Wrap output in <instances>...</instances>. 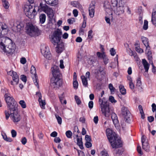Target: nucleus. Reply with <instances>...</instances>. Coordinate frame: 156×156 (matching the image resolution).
Segmentation results:
<instances>
[{
    "label": "nucleus",
    "mask_w": 156,
    "mask_h": 156,
    "mask_svg": "<svg viewBox=\"0 0 156 156\" xmlns=\"http://www.w3.org/2000/svg\"><path fill=\"white\" fill-rule=\"evenodd\" d=\"M59 98L61 103L66 104V101L64 100V94L63 93L61 96H59Z\"/></svg>",
    "instance_id": "obj_27"
},
{
    "label": "nucleus",
    "mask_w": 156,
    "mask_h": 156,
    "mask_svg": "<svg viewBox=\"0 0 156 156\" xmlns=\"http://www.w3.org/2000/svg\"><path fill=\"white\" fill-rule=\"evenodd\" d=\"M19 104L20 105L21 107L23 108L26 107V105L25 102L24 100H20L19 102Z\"/></svg>",
    "instance_id": "obj_35"
},
{
    "label": "nucleus",
    "mask_w": 156,
    "mask_h": 156,
    "mask_svg": "<svg viewBox=\"0 0 156 156\" xmlns=\"http://www.w3.org/2000/svg\"><path fill=\"white\" fill-rule=\"evenodd\" d=\"M156 14V4L155 5L153 9V12L152 14V16H155Z\"/></svg>",
    "instance_id": "obj_56"
},
{
    "label": "nucleus",
    "mask_w": 156,
    "mask_h": 156,
    "mask_svg": "<svg viewBox=\"0 0 156 156\" xmlns=\"http://www.w3.org/2000/svg\"><path fill=\"white\" fill-rule=\"evenodd\" d=\"M122 114L124 118L125 121L129 122L130 121V113L127 108L125 107H122L121 108Z\"/></svg>",
    "instance_id": "obj_9"
},
{
    "label": "nucleus",
    "mask_w": 156,
    "mask_h": 156,
    "mask_svg": "<svg viewBox=\"0 0 156 156\" xmlns=\"http://www.w3.org/2000/svg\"><path fill=\"white\" fill-rule=\"evenodd\" d=\"M41 52L45 58L47 59H51V55L48 47H43L41 48Z\"/></svg>",
    "instance_id": "obj_11"
},
{
    "label": "nucleus",
    "mask_w": 156,
    "mask_h": 156,
    "mask_svg": "<svg viewBox=\"0 0 156 156\" xmlns=\"http://www.w3.org/2000/svg\"><path fill=\"white\" fill-rule=\"evenodd\" d=\"M151 22L156 27V19L155 16H151Z\"/></svg>",
    "instance_id": "obj_44"
},
{
    "label": "nucleus",
    "mask_w": 156,
    "mask_h": 156,
    "mask_svg": "<svg viewBox=\"0 0 156 156\" xmlns=\"http://www.w3.org/2000/svg\"><path fill=\"white\" fill-rule=\"evenodd\" d=\"M46 15L44 14H41L39 16L40 22L41 23L43 24L44 23L46 20Z\"/></svg>",
    "instance_id": "obj_25"
},
{
    "label": "nucleus",
    "mask_w": 156,
    "mask_h": 156,
    "mask_svg": "<svg viewBox=\"0 0 156 156\" xmlns=\"http://www.w3.org/2000/svg\"><path fill=\"white\" fill-rule=\"evenodd\" d=\"M73 87L74 88L76 89L77 88L78 85V83L77 80H73Z\"/></svg>",
    "instance_id": "obj_42"
},
{
    "label": "nucleus",
    "mask_w": 156,
    "mask_h": 156,
    "mask_svg": "<svg viewBox=\"0 0 156 156\" xmlns=\"http://www.w3.org/2000/svg\"><path fill=\"white\" fill-rule=\"evenodd\" d=\"M53 77H60L61 74L60 73L59 69L58 67L54 66L51 69Z\"/></svg>",
    "instance_id": "obj_12"
},
{
    "label": "nucleus",
    "mask_w": 156,
    "mask_h": 156,
    "mask_svg": "<svg viewBox=\"0 0 156 156\" xmlns=\"http://www.w3.org/2000/svg\"><path fill=\"white\" fill-rule=\"evenodd\" d=\"M141 38L143 43L146 47V49L150 50V47L149 45V41L148 38L143 36H141Z\"/></svg>",
    "instance_id": "obj_17"
},
{
    "label": "nucleus",
    "mask_w": 156,
    "mask_h": 156,
    "mask_svg": "<svg viewBox=\"0 0 156 156\" xmlns=\"http://www.w3.org/2000/svg\"><path fill=\"white\" fill-rule=\"evenodd\" d=\"M78 153L79 156H85L83 152L81 151L78 150Z\"/></svg>",
    "instance_id": "obj_63"
},
{
    "label": "nucleus",
    "mask_w": 156,
    "mask_h": 156,
    "mask_svg": "<svg viewBox=\"0 0 156 156\" xmlns=\"http://www.w3.org/2000/svg\"><path fill=\"white\" fill-rule=\"evenodd\" d=\"M77 144L79 147L81 149H83V142H82V138H79L78 137H77Z\"/></svg>",
    "instance_id": "obj_24"
},
{
    "label": "nucleus",
    "mask_w": 156,
    "mask_h": 156,
    "mask_svg": "<svg viewBox=\"0 0 156 156\" xmlns=\"http://www.w3.org/2000/svg\"><path fill=\"white\" fill-rule=\"evenodd\" d=\"M94 5L93 4L90 5L89 8V15L91 18L93 17L94 16Z\"/></svg>",
    "instance_id": "obj_19"
},
{
    "label": "nucleus",
    "mask_w": 156,
    "mask_h": 156,
    "mask_svg": "<svg viewBox=\"0 0 156 156\" xmlns=\"http://www.w3.org/2000/svg\"><path fill=\"white\" fill-rule=\"evenodd\" d=\"M109 101L112 103H115L116 102V101L114 97L112 96L109 97Z\"/></svg>",
    "instance_id": "obj_47"
},
{
    "label": "nucleus",
    "mask_w": 156,
    "mask_h": 156,
    "mask_svg": "<svg viewBox=\"0 0 156 156\" xmlns=\"http://www.w3.org/2000/svg\"><path fill=\"white\" fill-rule=\"evenodd\" d=\"M107 136L113 148H117L122 147V142L117 135L112 130L108 129L106 130Z\"/></svg>",
    "instance_id": "obj_1"
},
{
    "label": "nucleus",
    "mask_w": 156,
    "mask_h": 156,
    "mask_svg": "<svg viewBox=\"0 0 156 156\" xmlns=\"http://www.w3.org/2000/svg\"><path fill=\"white\" fill-rule=\"evenodd\" d=\"M13 113H12V114L11 113L10 114L9 111L5 110V113L6 119H8L10 116V118L14 122H19L21 118L20 115L18 114L17 111L13 112Z\"/></svg>",
    "instance_id": "obj_5"
},
{
    "label": "nucleus",
    "mask_w": 156,
    "mask_h": 156,
    "mask_svg": "<svg viewBox=\"0 0 156 156\" xmlns=\"http://www.w3.org/2000/svg\"><path fill=\"white\" fill-rule=\"evenodd\" d=\"M63 61L62 60H61L60 61V67L61 69H63L64 68L63 65Z\"/></svg>",
    "instance_id": "obj_59"
},
{
    "label": "nucleus",
    "mask_w": 156,
    "mask_h": 156,
    "mask_svg": "<svg viewBox=\"0 0 156 156\" xmlns=\"http://www.w3.org/2000/svg\"><path fill=\"white\" fill-rule=\"evenodd\" d=\"M7 73L12 77L13 81L10 82L12 86L17 85L19 80V77L17 73L13 71H11L8 72Z\"/></svg>",
    "instance_id": "obj_8"
},
{
    "label": "nucleus",
    "mask_w": 156,
    "mask_h": 156,
    "mask_svg": "<svg viewBox=\"0 0 156 156\" xmlns=\"http://www.w3.org/2000/svg\"><path fill=\"white\" fill-rule=\"evenodd\" d=\"M92 144L90 142V141L86 142L85 146L87 148L90 147H92Z\"/></svg>",
    "instance_id": "obj_50"
},
{
    "label": "nucleus",
    "mask_w": 156,
    "mask_h": 156,
    "mask_svg": "<svg viewBox=\"0 0 156 156\" xmlns=\"http://www.w3.org/2000/svg\"><path fill=\"white\" fill-rule=\"evenodd\" d=\"M61 141V139L59 137H55L54 140V141L56 143H59Z\"/></svg>",
    "instance_id": "obj_57"
},
{
    "label": "nucleus",
    "mask_w": 156,
    "mask_h": 156,
    "mask_svg": "<svg viewBox=\"0 0 156 156\" xmlns=\"http://www.w3.org/2000/svg\"><path fill=\"white\" fill-rule=\"evenodd\" d=\"M150 50H146L145 51L147 53V56L148 58V60L150 61H152V57L151 56V51H150Z\"/></svg>",
    "instance_id": "obj_33"
},
{
    "label": "nucleus",
    "mask_w": 156,
    "mask_h": 156,
    "mask_svg": "<svg viewBox=\"0 0 156 156\" xmlns=\"http://www.w3.org/2000/svg\"><path fill=\"white\" fill-rule=\"evenodd\" d=\"M2 135L4 140L9 142H11L12 141V139L10 138L7 137V136L5 134H2Z\"/></svg>",
    "instance_id": "obj_34"
},
{
    "label": "nucleus",
    "mask_w": 156,
    "mask_h": 156,
    "mask_svg": "<svg viewBox=\"0 0 156 156\" xmlns=\"http://www.w3.org/2000/svg\"><path fill=\"white\" fill-rule=\"evenodd\" d=\"M81 77L83 85L87 87L88 84L87 78L84 76H82Z\"/></svg>",
    "instance_id": "obj_28"
},
{
    "label": "nucleus",
    "mask_w": 156,
    "mask_h": 156,
    "mask_svg": "<svg viewBox=\"0 0 156 156\" xmlns=\"http://www.w3.org/2000/svg\"><path fill=\"white\" fill-rule=\"evenodd\" d=\"M55 117L57 120L58 123L59 124H61L62 123V119L58 115H55Z\"/></svg>",
    "instance_id": "obj_41"
},
{
    "label": "nucleus",
    "mask_w": 156,
    "mask_h": 156,
    "mask_svg": "<svg viewBox=\"0 0 156 156\" xmlns=\"http://www.w3.org/2000/svg\"><path fill=\"white\" fill-rule=\"evenodd\" d=\"M11 133L12 137H15L16 136V132L15 130L14 129L12 130L11 132Z\"/></svg>",
    "instance_id": "obj_54"
},
{
    "label": "nucleus",
    "mask_w": 156,
    "mask_h": 156,
    "mask_svg": "<svg viewBox=\"0 0 156 156\" xmlns=\"http://www.w3.org/2000/svg\"><path fill=\"white\" fill-rule=\"evenodd\" d=\"M66 134L67 138H72V133L70 130H68L66 133Z\"/></svg>",
    "instance_id": "obj_36"
},
{
    "label": "nucleus",
    "mask_w": 156,
    "mask_h": 156,
    "mask_svg": "<svg viewBox=\"0 0 156 156\" xmlns=\"http://www.w3.org/2000/svg\"><path fill=\"white\" fill-rule=\"evenodd\" d=\"M142 63L145 69V72H147L149 68L150 65L145 59H142Z\"/></svg>",
    "instance_id": "obj_22"
},
{
    "label": "nucleus",
    "mask_w": 156,
    "mask_h": 156,
    "mask_svg": "<svg viewBox=\"0 0 156 156\" xmlns=\"http://www.w3.org/2000/svg\"><path fill=\"white\" fill-rule=\"evenodd\" d=\"M62 34L61 30L58 29L55 31L51 36V41L54 45L57 44L56 51L58 53L61 52L64 50V47L63 43L58 44L61 39V35Z\"/></svg>",
    "instance_id": "obj_3"
},
{
    "label": "nucleus",
    "mask_w": 156,
    "mask_h": 156,
    "mask_svg": "<svg viewBox=\"0 0 156 156\" xmlns=\"http://www.w3.org/2000/svg\"><path fill=\"white\" fill-rule=\"evenodd\" d=\"M120 91L122 94L125 95L126 94V90L124 88L123 86L120 85L119 86Z\"/></svg>",
    "instance_id": "obj_31"
},
{
    "label": "nucleus",
    "mask_w": 156,
    "mask_h": 156,
    "mask_svg": "<svg viewBox=\"0 0 156 156\" xmlns=\"http://www.w3.org/2000/svg\"><path fill=\"white\" fill-rule=\"evenodd\" d=\"M73 14L75 17H76L78 15V11L76 9H74L73 11Z\"/></svg>",
    "instance_id": "obj_62"
},
{
    "label": "nucleus",
    "mask_w": 156,
    "mask_h": 156,
    "mask_svg": "<svg viewBox=\"0 0 156 156\" xmlns=\"http://www.w3.org/2000/svg\"><path fill=\"white\" fill-rule=\"evenodd\" d=\"M44 12L47 14L49 18H52L54 16V14L53 12V10L49 7Z\"/></svg>",
    "instance_id": "obj_21"
},
{
    "label": "nucleus",
    "mask_w": 156,
    "mask_h": 156,
    "mask_svg": "<svg viewBox=\"0 0 156 156\" xmlns=\"http://www.w3.org/2000/svg\"><path fill=\"white\" fill-rule=\"evenodd\" d=\"M148 28V22L147 20H144L143 28L144 30H147Z\"/></svg>",
    "instance_id": "obj_39"
},
{
    "label": "nucleus",
    "mask_w": 156,
    "mask_h": 156,
    "mask_svg": "<svg viewBox=\"0 0 156 156\" xmlns=\"http://www.w3.org/2000/svg\"><path fill=\"white\" fill-rule=\"evenodd\" d=\"M97 55L98 57L100 59H102L106 55L105 54V52H97Z\"/></svg>",
    "instance_id": "obj_29"
},
{
    "label": "nucleus",
    "mask_w": 156,
    "mask_h": 156,
    "mask_svg": "<svg viewBox=\"0 0 156 156\" xmlns=\"http://www.w3.org/2000/svg\"><path fill=\"white\" fill-rule=\"evenodd\" d=\"M108 86L109 88L112 93L115 91V89L113 87L112 84H109Z\"/></svg>",
    "instance_id": "obj_37"
},
{
    "label": "nucleus",
    "mask_w": 156,
    "mask_h": 156,
    "mask_svg": "<svg viewBox=\"0 0 156 156\" xmlns=\"http://www.w3.org/2000/svg\"><path fill=\"white\" fill-rule=\"evenodd\" d=\"M79 129L77 126H75L74 128V131H73V134L75 135L76 137H78V133H79Z\"/></svg>",
    "instance_id": "obj_30"
},
{
    "label": "nucleus",
    "mask_w": 156,
    "mask_h": 156,
    "mask_svg": "<svg viewBox=\"0 0 156 156\" xmlns=\"http://www.w3.org/2000/svg\"><path fill=\"white\" fill-rule=\"evenodd\" d=\"M110 52L112 56H114L116 54L115 50L113 48H112L110 50Z\"/></svg>",
    "instance_id": "obj_45"
},
{
    "label": "nucleus",
    "mask_w": 156,
    "mask_h": 156,
    "mask_svg": "<svg viewBox=\"0 0 156 156\" xmlns=\"http://www.w3.org/2000/svg\"><path fill=\"white\" fill-rule=\"evenodd\" d=\"M151 106L152 112H154L156 110V105L154 103H153Z\"/></svg>",
    "instance_id": "obj_64"
},
{
    "label": "nucleus",
    "mask_w": 156,
    "mask_h": 156,
    "mask_svg": "<svg viewBox=\"0 0 156 156\" xmlns=\"http://www.w3.org/2000/svg\"><path fill=\"white\" fill-rule=\"evenodd\" d=\"M137 151L138 153L142 155L143 154V153L141 151V147L139 145H138L137 147Z\"/></svg>",
    "instance_id": "obj_52"
},
{
    "label": "nucleus",
    "mask_w": 156,
    "mask_h": 156,
    "mask_svg": "<svg viewBox=\"0 0 156 156\" xmlns=\"http://www.w3.org/2000/svg\"><path fill=\"white\" fill-rule=\"evenodd\" d=\"M99 73L101 75H104L105 74L104 68L101 66H99L97 69L95 70V73L98 75Z\"/></svg>",
    "instance_id": "obj_18"
},
{
    "label": "nucleus",
    "mask_w": 156,
    "mask_h": 156,
    "mask_svg": "<svg viewBox=\"0 0 156 156\" xmlns=\"http://www.w3.org/2000/svg\"><path fill=\"white\" fill-rule=\"evenodd\" d=\"M32 6L31 5H27L25 7L24 9V11L25 12V14L29 18L31 17L30 16L32 14V12L31 11L32 10Z\"/></svg>",
    "instance_id": "obj_16"
},
{
    "label": "nucleus",
    "mask_w": 156,
    "mask_h": 156,
    "mask_svg": "<svg viewBox=\"0 0 156 156\" xmlns=\"http://www.w3.org/2000/svg\"><path fill=\"white\" fill-rule=\"evenodd\" d=\"M75 99L77 105H79L81 104V102L78 96L77 95H75Z\"/></svg>",
    "instance_id": "obj_40"
},
{
    "label": "nucleus",
    "mask_w": 156,
    "mask_h": 156,
    "mask_svg": "<svg viewBox=\"0 0 156 156\" xmlns=\"http://www.w3.org/2000/svg\"><path fill=\"white\" fill-rule=\"evenodd\" d=\"M4 97L7 105L16 101L9 94H6Z\"/></svg>",
    "instance_id": "obj_15"
},
{
    "label": "nucleus",
    "mask_w": 156,
    "mask_h": 156,
    "mask_svg": "<svg viewBox=\"0 0 156 156\" xmlns=\"http://www.w3.org/2000/svg\"><path fill=\"white\" fill-rule=\"evenodd\" d=\"M1 28L2 30L7 29V27L5 24H0V28Z\"/></svg>",
    "instance_id": "obj_55"
},
{
    "label": "nucleus",
    "mask_w": 156,
    "mask_h": 156,
    "mask_svg": "<svg viewBox=\"0 0 156 156\" xmlns=\"http://www.w3.org/2000/svg\"><path fill=\"white\" fill-rule=\"evenodd\" d=\"M20 62L22 64H25L26 62V60L25 58H21L20 59Z\"/></svg>",
    "instance_id": "obj_60"
},
{
    "label": "nucleus",
    "mask_w": 156,
    "mask_h": 156,
    "mask_svg": "<svg viewBox=\"0 0 156 156\" xmlns=\"http://www.w3.org/2000/svg\"><path fill=\"white\" fill-rule=\"evenodd\" d=\"M94 103L92 101H90L88 103V107L90 109H92L93 107Z\"/></svg>",
    "instance_id": "obj_48"
},
{
    "label": "nucleus",
    "mask_w": 156,
    "mask_h": 156,
    "mask_svg": "<svg viewBox=\"0 0 156 156\" xmlns=\"http://www.w3.org/2000/svg\"><path fill=\"white\" fill-rule=\"evenodd\" d=\"M92 32L93 31L91 30L89 31L88 35V36L89 38L91 39L93 37V36L92 35Z\"/></svg>",
    "instance_id": "obj_58"
},
{
    "label": "nucleus",
    "mask_w": 156,
    "mask_h": 156,
    "mask_svg": "<svg viewBox=\"0 0 156 156\" xmlns=\"http://www.w3.org/2000/svg\"><path fill=\"white\" fill-rule=\"evenodd\" d=\"M2 41L0 43V47L2 51L8 53H12L14 51V43L7 37H3L2 38Z\"/></svg>",
    "instance_id": "obj_2"
},
{
    "label": "nucleus",
    "mask_w": 156,
    "mask_h": 156,
    "mask_svg": "<svg viewBox=\"0 0 156 156\" xmlns=\"http://www.w3.org/2000/svg\"><path fill=\"white\" fill-rule=\"evenodd\" d=\"M102 59L105 65H106L108 62L109 59L106 55Z\"/></svg>",
    "instance_id": "obj_43"
},
{
    "label": "nucleus",
    "mask_w": 156,
    "mask_h": 156,
    "mask_svg": "<svg viewBox=\"0 0 156 156\" xmlns=\"http://www.w3.org/2000/svg\"><path fill=\"white\" fill-rule=\"evenodd\" d=\"M51 86L54 88H58L62 85L60 77H52L51 79Z\"/></svg>",
    "instance_id": "obj_7"
},
{
    "label": "nucleus",
    "mask_w": 156,
    "mask_h": 156,
    "mask_svg": "<svg viewBox=\"0 0 156 156\" xmlns=\"http://www.w3.org/2000/svg\"><path fill=\"white\" fill-rule=\"evenodd\" d=\"M26 32L30 36H32L35 35L36 31L35 27L33 25H31L27 27Z\"/></svg>",
    "instance_id": "obj_14"
},
{
    "label": "nucleus",
    "mask_w": 156,
    "mask_h": 156,
    "mask_svg": "<svg viewBox=\"0 0 156 156\" xmlns=\"http://www.w3.org/2000/svg\"><path fill=\"white\" fill-rule=\"evenodd\" d=\"M57 133L55 131H54V132H52L50 134V136H51L53 137H56L57 136Z\"/></svg>",
    "instance_id": "obj_61"
},
{
    "label": "nucleus",
    "mask_w": 156,
    "mask_h": 156,
    "mask_svg": "<svg viewBox=\"0 0 156 156\" xmlns=\"http://www.w3.org/2000/svg\"><path fill=\"white\" fill-rule=\"evenodd\" d=\"M30 73L31 74L34 75V77H33L34 83L35 85L38 87V84L37 82L38 77L36 73V70L35 67L32 66L30 69Z\"/></svg>",
    "instance_id": "obj_13"
},
{
    "label": "nucleus",
    "mask_w": 156,
    "mask_h": 156,
    "mask_svg": "<svg viewBox=\"0 0 156 156\" xmlns=\"http://www.w3.org/2000/svg\"><path fill=\"white\" fill-rule=\"evenodd\" d=\"M36 95H37L38 97V101H41L42 100L41 98H42V96L41 93L40 92H36Z\"/></svg>",
    "instance_id": "obj_51"
},
{
    "label": "nucleus",
    "mask_w": 156,
    "mask_h": 156,
    "mask_svg": "<svg viewBox=\"0 0 156 156\" xmlns=\"http://www.w3.org/2000/svg\"><path fill=\"white\" fill-rule=\"evenodd\" d=\"M39 104L41 107L42 109H45V102L44 100H41V101H39Z\"/></svg>",
    "instance_id": "obj_38"
},
{
    "label": "nucleus",
    "mask_w": 156,
    "mask_h": 156,
    "mask_svg": "<svg viewBox=\"0 0 156 156\" xmlns=\"http://www.w3.org/2000/svg\"><path fill=\"white\" fill-rule=\"evenodd\" d=\"M8 110L10 114L13 113V112L17 111L18 104L17 102L15 101L12 103L7 105Z\"/></svg>",
    "instance_id": "obj_10"
},
{
    "label": "nucleus",
    "mask_w": 156,
    "mask_h": 156,
    "mask_svg": "<svg viewBox=\"0 0 156 156\" xmlns=\"http://www.w3.org/2000/svg\"><path fill=\"white\" fill-rule=\"evenodd\" d=\"M39 7L41 10L45 12L49 7L45 4H43L41 3H40Z\"/></svg>",
    "instance_id": "obj_26"
},
{
    "label": "nucleus",
    "mask_w": 156,
    "mask_h": 156,
    "mask_svg": "<svg viewBox=\"0 0 156 156\" xmlns=\"http://www.w3.org/2000/svg\"><path fill=\"white\" fill-rule=\"evenodd\" d=\"M100 107L102 114L105 117H108L111 113L109 106L105 102L102 101L100 104Z\"/></svg>",
    "instance_id": "obj_6"
},
{
    "label": "nucleus",
    "mask_w": 156,
    "mask_h": 156,
    "mask_svg": "<svg viewBox=\"0 0 156 156\" xmlns=\"http://www.w3.org/2000/svg\"><path fill=\"white\" fill-rule=\"evenodd\" d=\"M111 118L113 122L115 125L118 124V120L117 115L115 113L113 112L111 114Z\"/></svg>",
    "instance_id": "obj_20"
},
{
    "label": "nucleus",
    "mask_w": 156,
    "mask_h": 156,
    "mask_svg": "<svg viewBox=\"0 0 156 156\" xmlns=\"http://www.w3.org/2000/svg\"><path fill=\"white\" fill-rule=\"evenodd\" d=\"M111 9L118 15L123 14L126 6L124 2L120 0H111Z\"/></svg>",
    "instance_id": "obj_4"
},
{
    "label": "nucleus",
    "mask_w": 156,
    "mask_h": 156,
    "mask_svg": "<svg viewBox=\"0 0 156 156\" xmlns=\"http://www.w3.org/2000/svg\"><path fill=\"white\" fill-rule=\"evenodd\" d=\"M21 142L23 144H25L27 142V140L26 138L25 137L22 138L21 140Z\"/></svg>",
    "instance_id": "obj_53"
},
{
    "label": "nucleus",
    "mask_w": 156,
    "mask_h": 156,
    "mask_svg": "<svg viewBox=\"0 0 156 156\" xmlns=\"http://www.w3.org/2000/svg\"><path fill=\"white\" fill-rule=\"evenodd\" d=\"M85 139L86 140V142L90 141H91L90 136L88 135H85Z\"/></svg>",
    "instance_id": "obj_49"
},
{
    "label": "nucleus",
    "mask_w": 156,
    "mask_h": 156,
    "mask_svg": "<svg viewBox=\"0 0 156 156\" xmlns=\"http://www.w3.org/2000/svg\"><path fill=\"white\" fill-rule=\"evenodd\" d=\"M142 144V147L143 149L147 152H148L149 151V146L147 142H146Z\"/></svg>",
    "instance_id": "obj_23"
},
{
    "label": "nucleus",
    "mask_w": 156,
    "mask_h": 156,
    "mask_svg": "<svg viewBox=\"0 0 156 156\" xmlns=\"http://www.w3.org/2000/svg\"><path fill=\"white\" fill-rule=\"evenodd\" d=\"M75 22V19L73 18H72L71 19H69L67 20V22L69 24H73Z\"/></svg>",
    "instance_id": "obj_46"
},
{
    "label": "nucleus",
    "mask_w": 156,
    "mask_h": 156,
    "mask_svg": "<svg viewBox=\"0 0 156 156\" xmlns=\"http://www.w3.org/2000/svg\"><path fill=\"white\" fill-rule=\"evenodd\" d=\"M3 5L5 9H8L9 6V4L8 2L6 0H2Z\"/></svg>",
    "instance_id": "obj_32"
}]
</instances>
